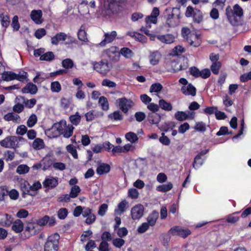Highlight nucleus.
I'll return each instance as SVG.
<instances>
[{"instance_id":"1","label":"nucleus","mask_w":251,"mask_h":251,"mask_svg":"<svg viewBox=\"0 0 251 251\" xmlns=\"http://www.w3.org/2000/svg\"><path fill=\"white\" fill-rule=\"evenodd\" d=\"M226 14L229 23L232 25L236 26L241 22V18L243 15V10L238 4H235L233 9L230 6H227L226 10Z\"/></svg>"},{"instance_id":"2","label":"nucleus","mask_w":251,"mask_h":251,"mask_svg":"<svg viewBox=\"0 0 251 251\" xmlns=\"http://www.w3.org/2000/svg\"><path fill=\"white\" fill-rule=\"evenodd\" d=\"M74 128L72 125H67L65 121L62 120L54 124L51 130L57 131L58 134L63 135L64 137L68 138L72 135Z\"/></svg>"},{"instance_id":"3","label":"nucleus","mask_w":251,"mask_h":251,"mask_svg":"<svg viewBox=\"0 0 251 251\" xmlns=\"http://www.w3.org/2000/svg\"><path fill=\"white\" fill-rule=\"evenodd\" d=\"M59 235L57 233L49 236L44 245V251H58Z\"/></svg>"},{"instance_id":"4","label":"nucleus","mask_w":251,"mask_h":251,"mask_svg":"<svg viewBox=\"0 0 251 251\" xmlns=\"http://www.w3.org/2000/svg\"><path fill=\"white\" fill-rule=\"evenodd\" d=\"M180 18V11L178 8H173L171 14L168 15L166 21V24L169 27L177 25Z\"/></svg>"},{"instance_id":"5","label":"nucleus","mask_w":251,"mask_h":251,"mask_svg":"<svg viewBox=\"0 0 251 251\" xmlns=\"http://www.w3.org/2000/svg\"><path fill=\"white\" fill-rule=\"evenodd\" d=\"M68 41L65 44H70L75 43V39L70 36H68L64 32H59L51 38V43L52 45H57L60 41Z\"/></svg>"},{"instance_id":"6","label":"nucleus","mask_w":251,"mask_h":251,"mask_svg":"<svg viewBox=\"0 0 251 251\" xmlns=\"http://www.w3.org/2000/svg\"><path fill=\"white\" fill-rule=\"evenodd\" d=\"M185 16L187 17H192L194 21L197 23H200L203 20V15L199 9H194L191 6H188L187 7Z\"/></svg>"},{"instance_id":"7","label":"nucleus","mask_w":251,"mask_h":251,"mask_svg":"<svg viewBox=\"0 0 251 251\" xmlns=\"http://www.w3.org/2000/svg\"><path fill=\"white\" fill-rule=\"evenodd\" d=\"M116 103L119 108L125 113H127L128 110L134 105V102L132 100L126 98L118 99L116 100Z\"/></svg>"},{"instance_id":"8","label":"nucleus","mask_w":251,"mask_h":251,"mask_svg":"<svg viewBox=\"0 0 251 251\" xmlns=\"http://www.w3.org/2000/svg\"><path fill=\"white\" fill-rule=\"evenodd\" d=\"M169 233L172 235L179 236L185 238L191 234V231L188 229L176 226L171 228L169 230Z\"/></svg>"},{"instance_id":"9","label":"nucleus","mask_w":251,"mask_h":251,"mask_svg":"<svg viewBox=\"0 0 251 251\" xmlns=\"http://www.w3.org/2000/svg\"><path fill=\"white\" fill-rule=\"evenodd\" d=\"M94 69L102 75H106L110 70L107 62L101 61L94 64Z\"/></svg>"},{"instance_id":"10","label":"nucleus","mask_w":251,"mask_h":251,"mask_svg":"<svg viewBox=\"0 0 251 251\" xmlns=\"http://www.w3.org/2000/svg\"><path fill=\"white\" fill-rule=\"evenodd\" d=\"M17 143V137L15 136L8 137L0 142V145L6 148H15Z\"/></svg>"},{"instance_id":"11","label":"nucleus","mask_w":251,"mask_h":251,"mask_svg":"<svg viewBox=\"0 0 251 251\" xmlns=\"http://www.w3.org/2000/svg\"><path fill=\"white\" fill-rule=\"evenodd\" d=\"M144 208L142 204H137L132 208L131 210V217L133 220H138L144 214Z\"/></svg>"},{"instance_id":"12","label":"nucleus","mask_w":251,"mask_h":251,"mask_svg":"<svg viewBox=\"0 0 251 251\" xmlns=\"http://www.w3.org/2000/svg\"><path fill=\"white\" fill-rule=\"evenodd\" d=\"M58 178L56 177L50 176L46 178L43 182V185L44 187L53 189L57 186L58 184Z\"/></svg>"},{"instance_id":"13","label":"nucleus","mask_w":251,"mask_h":251,"mask_svg":"<svg viewBox=\"0 0 251 251\" xmlns=\"http://www.w3.org/2000/svg\"><path fill=\"white\" fill-rule=\"evenodd\" d=\"M117 35L116 31L107 32L104 34V39L100 43L101 46H104L106 44L111 43L114 40Z\"/></svg>"},{"instance_id":"14","label":"nucleus","mask_w":251,"mask_h":251,"mask_svg":"<svg viewBox=\"0 0 251 251\" xmlns=\"http://www.w3.org/2000/svg\"><path fill=\"white\" fill-rule=\"evenodd\" d=\"M105 53L111 60H116V57L119 55V49L116 47L112 46L105 50Z\"/></svg>"},{"instance_id":"15","label":"nucleus","mask_w":251,"mask_h":251,"mask_svg":"<svg viewBox=\"0 0 251 251\" xmlns=\"http://www.w3.org/2000/svg\"><path fill=\"white\" fill-rule=\"evenodd\" d=\"M186 41L190 46L194 47H198L201 44L200 36L195 33L191 34L190 37Z\"/></svg>"},{"instance_id":"16","label":"nucleus","mask_w":251,"mask_h":251,"mask_svg":"<svg viewBox=\"0 0 251 251\" xmlns=\"http://www.w3.org/2000/svg\"><path fill=\"white\" fill-rule=\"evenodd\" d=\"M157 38L161 42L167 44H171L175 41V37L171 34L157 35Z\"/></svg>"},{"instance_id":"17","label":"nucleus","mask_w":251,"mask_h":251,"mask_svg":"<svg viewBox=\"0 0 251 251\" xmlns=\"http://www.w3.org/2000/svg\"><path fill=\"white\" fill-rule=\"evenodd\" d=\"M181 91L185 95L194 96L196 94V88L191 84L183 86L181 88Z\"/></svg>"},{"instance_id":"18","label":"nucleus","mask_w":251,"mask_h":251,"mask_svg":"<svg viewBox=\"0 0 251 251\" xmlns=\"http://www.w3.org/2000/svg\"><path fill=\"white\" fill-rule=\"evenodd\" d=\"M42 16V12L41 10H33L30 13L31 19L37 24L42 23V21L41 20Z\"/></svg>"},{"instance_id":"19","label":"nucleus","mask_w":251,"mask_h":251,"mask_svg":"<svg viewBox=\"0 0 251 251\" xmlns=\"http://www.w3.org/2000/svg\"><path fill=\"white\" fill-rule=\"evenodd\" d=\"M161 55L158 51H153L149 56L150 62L151 64L155 65L157 64L161 58Z\"/></svg>"},{"instance_id":"20","label":"nucleus","mask_w":251,"mask_h":251,"mask_svg":"<svg viewBox=\"0 0 251 251\" xmlns=\"http://www.w3.org/2000/svg\"><path fill=\"white\" fill-rule=\"evenodd\" d=\"M4 119L7 121H12L15 123H20L21 121L20 116L13 112L5 115Z\"/></svg>"},{"instance_id":"21","label":"nucleus","mask_w":251,"mask_h":251,"mask_svg":"<svg viewBox=\"0 0 251 251\" xmlns=\"http://www.w3.org/2000/svg\"><path fill=\"white\" fill-rule=\"evenodd\" d=\"M110 170V166L105 163L100 164L97 168V173L99 175H102L108 173Z\"/></svg>"},{"instance_id":"22","label":"nucleus","mask_w":251,"mask_h":251,"mask_svg":"<svg viewBox=\"0 0 251 251\" xmlns=\"http://www.w3.org/2000/svg\"><path fill=\"white\" fill-rule=\"evenodd\" d=\"M19 185L24 194H29L30 186L26 180L21 179L19 181Z\"/></svg>"},{"instance_id":"23","label":"nucleus","mask_w":251,"mask_h":251,"mask_svg":"<svg viewBox=\"0 0 251 251\" xmlns=\"http://www.w3.org/2000/svg\"><path fill=\"white\" fill-rule=\"evenodd\" d=\"M37 91V86L32 83H28L25 87L22 89V92L24 93H30L35 94Z\"/></svg>"},{"instance_id":"24","label":"nucleus","mask_w":251,"mask_h":251,"mask_svg":"<svg viewBox=\"0 0 251 251\" xmlns=\"http://www.w3.org/2000/svg\"><path fill=\"white\" fill-rule=\"evenodd\" d=\"M127 205V202L126 200L122 201L118 205V208L115 210V213L117 215H121L125 211Z\"/></svg>"},{"instance_id":"25","label":"nucleus","mask_w":251,"mask_h":251,"mask_svg":"<svg viewBox=\"0 0 251 251\" xmlns=\"http://www.w3.org/2000/svg\"><path fill=\"white\" fill-rule=\"evenodd\" d=\"M12 228L16 232H20L24 229V224L21 220L18 219L13 222Z\"/></svg>"},{"instance_id":"26","label":"nucleus","mask_w":251,"mask_h":251,"mask_svg":"<svg viewBox=\"0 0 251 251\" xmlns=\"http://www.w3.org/2000/svg\"><path fill=\"white\" fill-rule=\"evenodd\" d=\"M160 118L161 117L158 114L151 112L149 114L148 120L152 124H157L160 121Z\"/></svg>"},{"instance_id":"27","label":"nucleus","mask_w":251,"mask_h":251,"mask_svg":"<svg viewBox=\"0 0 251 251\" xmlns=\"http://www.w3.org/2000/svg\"><path fill=\"white\" fill-rule=\"evenodd\" d=\"M158 218V213L155 211H153L148 217V223L150 226H153Z\"/></svg>"},{"instance_id":"28","label":"nucleus","mask_w":251,"mask_h":251,"mask_svg":"<svg viewBox=\"0 0 251 251\" xmlns=\"http://www.w3.org/2000/svg\"><path fill=\"white\" fill-rule=\"evenodd\" d=\"M21 102L25 104V106L31 108L34 106L36 103V100L34 99L31 100H25L24 97H21L19 98Z\"/></svg>"},{"instance_id":"29","label":"nucleus","mask_w":251,"mask_h":251,"mask_svg":"<svg viewBox=\"0 0 251 251\" xmlns=\"http://www.w3.org/2000/svg\"><path fill=\"white\" fill-rule=\"evenodd\" d=\"M45 144L43 140L40 138H36L32 143V147L36 150H40L43 149Z\"/></svg>"},{"instance_id":"30","label":"nucleus","mask_w":251,"mask_h":251,"mask_svg":"<svg viewBox=\"0 0 251 251\" xmlns=\"http://www.w3.org/2000/svg\"><path fill=\"white\" fill-rule=\"evenodd\" d=\"M13 219L11 216L7 214H5L1 219V225L3 226H10L12 223Z\"/></svg>"},{"instance_id":"31","label":"nucleus","mask_w":251,"mask_h":251,"mask_svg":"<svg viewBox=\"0 0 251 251\" xmlns=\"http://www.w3.org/2000/svg\"><path fill=\"white\" fill-rule=\"evenodd\" d=\"M166 111H171L173 109L171 103L168 102L164 100H160L159 101V107Z\"/></svg>"},{"instance_id":"32","label":"nucleus","mask_w":251,"mask_h":251,"mask_svg":"<svg viewBox=\"0 0 251 251\" xmlns=\"http://www.w3.org/2000/svg\"><path fill=\"white\" fill-rule=\"evenodd\" d=\"M208 150H206L204 151H201L200 153H199L195 158L193 164V167L196 168V166H197V164L201 166L202 165V162L200 161L201 159V156L204 154H205L208 152Z\"/></svg>"},{"instance_id":"33","label":"nucleus","mask_w":251,"mask_h":251,"mask_svg":"<svg viewBox=\"0 0 251 251\" xmlns=\"http://www.w3.org/2000/svg\"><path fill=\"white\" fill-rule=\"evenodd\" d=\"M126 139L131 143H136L138 140L137 135L133 132H128L125 135Z\"/></svg>"},{"instance_id":"34","label":"nucleus","mask_w":251,"mask_h":251,"mask_svg":"<svg viewBox=\"0 0 251 251\" xmlns=\"http://www.w3.org/2000/svg\"><path fill=\"white\" fill-rule=\"evenodd\" d=\"M173 186V184L171 182H168L166 184L159 185L157 187L156 190L159 192H166L171 190Z\"/></svg>"},{"instance_id":"35","label":"nucleus","mask_w":251,"mask_h":251,"mask_svg":"<svg viewBox=\"0 0 251 251\" xmlns=\"http://www.w3.org/2000/svg\"><path fill=\"white\" fill-rule=\"evenodd\" d=\"M29 171V167L25 164L19 165L16 169V173L19 175H24Z\"/></svg>"},{"instance_id":"36","label":"nucleus","mask_w":251,"mask_h":251,"mask_svg":"<svg viewBox=\"0 0 251 251\" xmlns=\"http://www.w3.org/2000/svg\"><path fill=\"white\" fill-rule=\"evenodd\" d=\"M77 36L78 39L80 41L84 42L88 41L86 32L85 31L84 27L83 26H81L80 29L78 31Z\"/></svg>"},{"instance_id":"37","label":"nucleus","mask_w":251,"mask_h":251,"mask_svg":"<svg viewBox=\"0 0 251 251\" xmlns=\"http://www.w3.org/2000/svg\"><path fill=\"white\" fill-rule=\"evenodd\" d=\"M0 18L1 25L4 27L6 28L10 24V20L9 17L7 15L2 13L0 15Z\"/></svg>"},{"instance_id":"38","label":"nucleus","mask_w":251,"mask_h":251,"mask_svg":"<svg viewBox=\"0 0 251 251\" xmlns=\"http://www.w3.org/2000/svg\"><path fill=\"white\" fill-rule=\"evenodd\" d=\"M54 58V55L53 53L51 51H48L42 54L40 57V60L50 61Z\"/></svg>"},{"instance_id":"39","label":"nucleus","mask_w":251,"mask_h":251,"mask_svg":"<svg viewBox=\"0 0 251 251\" xmlns=\"http://www.w3.org/2000/svg\"><path fill=\"white\" fill-rule=\"evenodd\" d=\"M69 119L73 125L77 126L81 121V116L78 112H76L75 115L70 116Z\"/></svg>"},{"instance_id":"40","label":"nucleus","mask_w":251,"mask_h":251,"mask_svg":"<svg viewBox=\"0 0 251 251\" xmlns=\"http://www.w3.org/2000/svg\"><path fill=\"white\" fill-rule=\"evenodd\" d=\"M16 74L12 72H4L2 74V78L4 80L9 81L15 79Z\"/></svg>"},{"instance_id":"41","label":"nucleus","mask_w":251,"mask_h":251,"mask_svg":"<svg viewBox=\"0 0 251 251\" xmlns=\"http://www.w3.org/2000/svg\"><path fill=\"white\" fill-rule=\"evenodd\" d=\"M99 103L103 110H107L109 109V104L107 99L103 97H100L99 99Z\"/></svg>"},{"instance_id":"42","label":"nucleus","mask_w":251,"mask_h":251,"mask_svg":"<svg viewBox=\"0 0 251 251\" xmlns=\"http://www.w3.org/2000/svg\"><path fill=\"white\" fill-rule=\"evenodd\" d=\"M37 226L35 225L33 223H29L26 226L25 230L27 231L30 235L35 234L38 231L36 230V227Z\"/></svg>"},{"instance_id":"43","label":"nucleus","mask_w":251,"mask_h":251,"mask_svg":"<svg viewBox=\"0 0 251 251\" xmlns=\"http://www.w3.org/2000/svg\"><path fill=\"white\" fill-rule=\"evenodd\" d=\"M62 65L64 68L69 69L73 67L74 62L72 59L67 58L62 61Z\"/></svg>"},{"instance_id":"44","label":"nucleus","mask_w":251,"mask_h":251,"mask_svg":"<svg viewBox=\"0 0 251 251\" xmlns=\"http://www.w3.org/2000/svg\"><path fill=\"white\" fill-rule=\"evenodd\" d=\"M121 53L126 58H130L133 54L132 50L127 48H122L121 50Z\"/></svg>"},{"instance_id":"45","label":"nucleus","mask_w":251,"mask_h":251,"mask_svg":"<svg viewBox=\"0 0 251 251\" xmlns=\"http://www.w3.org/2000/svg\"><path fill=\"white\" fill-rule=\"evenodd\" d=\"M175 117L178 121H182L187 119L186 112L178 111L175 114Z\"/></svg>"},{"instance_id":"46","label":"nucleus","mask_w":251,"mask_h":251,"mask_svg":"<svg viewBox=\"0 0 251 251\" xmlns=\"http://www.w3.org/2000/svg\"><path fill=\"white\" fill-rule=\"evenodd\" d=\"M113 245L117 248H121L125 243V241L122 238H117L113 240Z\"/></svg>"},{"instance_id":"47","label":"nucleus","mask_w":251,"mask_h":251,"mask_svg":"<svg viewBox=\"0 0 251 251\" xmlns=\"http://www.w3.org/2000/svg\"><path fill=\"white\" fill-rule=\"evenodd\" d=\"M162 88H163L162 85L161 84H160L159 83H153L151 85V86L150 87V91L151 93H152V92L157 93V92H160L162 89Z\"/></svg>"},{"instance_id":"48","label":"nucleus","mask_w":251,"mask_h":251,"mask_svg":"<svg viewBox=\"0 0 251 251\" xmlns=\"http://www.w3.org/2000/svg\"><path fill=\"white\" fill-rule=\"evenodd\" d=\"M80 192V187L77 185H74L72 187L70 194L72 196V198H75L78 196Z\"/></svg>"},{"instance_id":"49","label":"nucleus","mask_w":251,"mask_h":251,"mask_svg":"<svg viewBox=\"0 0 251 251\" xmlns=\"http://www.w3.org/2000/svg\"><path fill=\"white\" fill-rule=\"evenodd\" d=\"M37 121V118L35 114H33L29 117V118L27 120V126L29 127L33 126L36 123Z\"/></svg>"},{"instance_id":"50","label":"nucleus","mask_w":251,"mask_h":251,"mask_svg":"<svg viewBox=\"0 0 251 251\" xmlns=\"http://www.w3.org/2000/svg\"><path fill=\"white\" fill-rule=\"evenodd\" d=\"M66 150L75 158H77L78 156L76 150L73 145L70 144L68 145L66 147Z\"/></svg>"},{"instance_id":"51","label":"nucleus","mask_w":251,"mask_h":251,"mask_svg":"<svg viewBox=\"0 0 251 251\" xmlns=\"http://www.w3.org/2000/svg\"><path fill=\"white\" fill-rule=\"evenodd\" d=\"M51 90L53 92H59L61 91V86L58 81H54L50 85Z\"/></svg>"},{"instance_id":"52","label":"nucleus","mask_w":251,"mask_h":251,"mask_svg":"<svg viewBox=\"0 0 251 251\" xmlns=\"http://www.w3.org/2000/svg\"><path fill=\"white\" fill-rule=\"evenodd\" d=\"M109 118L111 120H121L122 119V115L120 111H116L108 116Z\"/></svg>"},{"instance_id":"53","label":"nucleus","mask_w":251,"mask_h":251,"mask_svg":"<svg viewBox=\"0 0 251 251\" xmlns=\"http://www.w3.org/2000/svg\"><path fill=\"white\" fill-rule=\"evenodd\" d=\"M182 35L184 39L187 40L192 34H194V32L190 31V30L187 27H183L181 30Z\"/></svg>"},{"instance_id":"54","label":"nucleus","mask_w":251,"mask_h":251,"mask_svg":"<svg viewBox=\"0 0 251 251\" xmlns=\"http://www.w3.org/2000/svg\"><path fill=\"white\" fill-rule=\"evenodd\" d=\"M221 64L219 62H214L211 66V70L213 74L217 75L221 67Z\"/></svg>"},{"instance_id":"55","label":"nucleus","mask_w":251,"mask_h":251,"mask_svg":"<svg viewBox=\"0 0 251 251\" xmlns=\"http://www.w3.org/2000/svg\"><path fill=\"white\" fill-rule=\"evenodd\" d=\"M11 25L15 31H18L20 28V24L18 22V17L15 16L13 18Z\"/></svg>"},{"instance_id":"56","label":"nucleus","mask_w":251,"mask_h":251,"mask_svg":"<svg viewBox=\"0 0 251 251\" xmlns=\"http://www.w3.org/2000/svg\"><path fill=\"white\" fill-rule=\"evenodd\" d=\"M128 233L127 229L125 227L119 228L117 231V234L120 238L125 237Z\"/></svg>"},{"instance_id":"57","label":"nucleus","mask_w":251,"mask_h":251,"mask_svg":"<svg viewBox=\"0 0 251 251\" xmlns=\"http://www.w3.org/2000/svg\"><path fill=\"white\" fill-rule=\"evenodd\" d=\"M99 250L100 251H109L108 243L105 241H102L99 246Z\"/></svg>"},{"instance_id":"58","label":"nucleus","mask_w":251,"mask_h":251,"mask_svg":"<svg viewBox=\"0 0 251 251\" xmlns=\"http://www.w3.org/2000/svg\"><path fill=\"white\" fill-rule=\"evenodd\" d=\"M101 84L102 86H107L110 88H113L116 86V84L114 82L108 79H103L102 81Z\"/></svg>"},{"instance_id":"59","label":"nucleus","mask_w":251,"mask_h":251,"mask_svg":"<svg viewBox=\"0 0 251 251\" xmlns=\"http://www.w3.org/2000/svg\"><path fill=\"white\" fill-rule=\"evenodd\" d=\"M128 195L132 199H136L138 197L139 193L136 189L131 188L128 190Z\"/></svg>"},{"instance_id":"60","label":"nucleus","mask_w":251,"mask_h":251,"mask_svg":"<svg viewBox=\"0 0 251 251\" xmlns=\"http://www.w3.org/2000/svg\"><path fill=\"white\" fill-rule=\"evenodd\" d=\"M194 128L196 130L200 132H203L206 130L205 124L201 122L196 123Z\"/></svg>"},{"instance_id":"61","label":"nucleus","mask_w":251,"mask_h":251,"mask_svg":"<svg viewBox=\"0 0 251 251\" xmlns=\"http://www.w3.org/2000/svg\"><path fill=\"white\" fill-rule=\"evenodd\" d=\"M46 34V31L44 28L37 29L35 32V36L37 39H41Z\"/></svg>"},{"instance_id":"62","label":"nucleus","mask_w":251,"mask_h":251,"mask_svg":"<svg viewBox=\"0 0 251 251\" xmlns=\"http://www.w3.org/2000/svg\"><path fill=\"white\" fill-rule=\"evenodd\" d=\"M68 214V211L66 208H61L58 211V216L60 219H65Z\"/></svg>"},{"instance_id":"63","label":"nucleus","mask_w":251,"mask_h":251,"mask_svg":"<svg viewBox=\"0 0 251 251\" xmlns=\"http://www.w3.org/2000/svg\"><path fill=\"white\" fill-rule=\"evenodd\" d=\"M184 51V48L181 46H176L173 50V54L175 55H179Z\"/></svg>"},{"instance_id":"64","label":"nucleus","mask_w":251,"mask_h":251,"mask_svg":"<svg viewBox=\"0 0 251 251\" xmlns=\"http://www.w3.org/2000/svg\"><path fill=\"white\" fill-rule=\"evenodd\" d=\"M27 131V128L25 125H21L17 127L16 133L18 134L23 135Z\"/></svg>"}]
</instances>
